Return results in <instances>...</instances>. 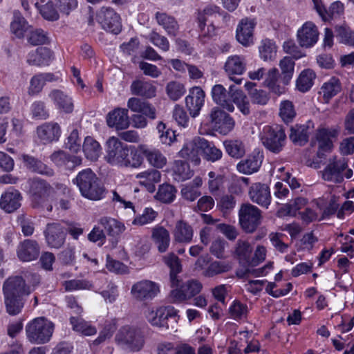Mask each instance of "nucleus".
Instances as JSON below:
<instances>
[{
  "label": "nucleus",
  "mask_w": 354,
  "mask_h": 354,
  "mask_svg": "<svg viewBox=\"0 0 354 354\" xmlns=\"http://www.w3.org/2000/svg\"><path fill=\"white\" fill-rule=\"evenodd\" d=\"M255 23L253 19H243L236 28V39L243 46H249L252 43L253 30Z\"/></svg>",
  "instance_id": "obj_28"
},
{
  "label": "nucleus",
  "mask_w": 354,
  "mask_h": 354,
  "mask_svg": "<svg viewBox=\"0 0 354 354\" xmlns=\"http://www.w3.org/2000/svg\"><path fill=\"white\" fill-rule=\"evenodd\" d=\"M207 118L212 129L222 135L228 134L235 125L234 120L218 106L210 110Z\"/></svg>",
  "instance_id": "obj_10"
},
{
  "label": "nucleus",
  "mask_w": 354,
  "mask_h": 354,
  "mask_svg": "<svg viewBox=\"0 0 354 354\" xmlns=\"http://www.w3.org/2000/svg\"><path fill=\"white\" fill-rule=\"evenodd\" d=\"M341 90L342 84L339 80L336 77H332L322 84L319 93L322 95L324 102L328 103Z\"/></svg>",
  "instance_id": "obj_39"
},
{
  "label": "nucleus",
  "mask_w": 354,
  "mask_h": 354,
  "mask_svg": "<svg viewBox=\"0 0 354 354\" xmlns=\"http://www.w3.org/2000/svg\"><path fill=\"white\" fill-rule=\"evenodd\" d=\"M151 238L160 252H165L170 244L169 231L162 226H156L152 229Z\"/></svg>",
  "instance_id": "obj_40"
},
{
  "label": "nucleus",
  "mask_w": 354,
  "mask_h": 354,
  "mask_svg": "<svg viewBox=\"0 0 354 354\" xmlns=\"http://www.w3.org/2000/svg\"><path fill=\"white\" fill-rule=\"evenodd\" d=\"M203 138L196 136L192 140H186L183 148L178 152V156L192 162L194 165L201 162Z\"/></svg>",
  "instance_id": "obj_16"
},
{
  "label": "nucleus",
  "mask_w": 354,
  "mask_h": 354,
  "mask_svg": "<svg viewBox=\"0 0 354 354\" xmlns=\"http://www.w3.org/2000/svg\"><path fill=\"white\" fill-rule=\"evenodd\" d=\"M279 65L281 71V80L284 85H288L293 77L295 62L292 57L286 56L280 60Z\"/></svg>",
  "instance_id": "obj_51"
},
{
  "label": "nucleus",
  "mask_w": 354,
  "mask_h": 354,
  "mask_svg": "<svg viewBox=\"0 0 354 354\" xmlns=\"http://www.w3.org/2000/svg\"><path fill=\"white\" fill-rule=\"evenodd\" d=\"M225 151L231 157L238 159L245 153L243 142L238 140H229L223 142Z\"/></svg>",
  "instance_id": "obj_60"
},
{
  "label": "nucleus",
  "mask_w": 354,
  "mask_h": 354,
  "mask_svg": "<svg viewBox=\"0 0 354 354\" xmlns=\"http://www.w3.org/2000/svg\"><path fill=\"white\" fill-rule=\"evenodd\" d=\"M6 312L12 316L19 314L24 308L22 297L3 295Z\"/></svg>",
  "instance_id": "obj_58"
},
{
  "label": "nucleus",
  "mask_w": 354,
  "mask_h": 354,
  "mask_svg": "<svg viewBox=\"0 0 354 354\" xmlns=\"http://www.w3.org/2000/svg\"><path fill=\"white\" fill-rule=\"evenodd\" d=\"M106 123L109 127L115 128L117 130L128 128L129 126L128 110L122 108L115 109L108 113Z\"/></svg>",
  "instance_id": "obj_24"
},
{
  "label": "nucleus",
  "mask_w": 354,
  "mask_h": 354,
  "mask_svg": "<svg viewBox=\"0 0 354 354\" xmlns=\"http://www.w3.org/2000/svg\"><path fill=\"white\" fill-rule=\"evenodd\" d=\"M193 234V228L189 224L183 220L176 222L173 231L175 241L183 243H190L192 240Z\"/></svg>",
  "instance_id": "obj_35"
},
{
  "label": "nucleus",
  "mask_w": 354,
  "mask_h": 354,
  "mask_svg": "<svg viewBox=\"0 0 354 354\" xmlns=\"http://www.w3.org/2000/svg\"><path fill=\"white\" fill-rule=\"evenodd\" d=\"M100 224L109 236H116L125 229L124 225L115 218L104 216L99 220Z\"/></svg>",
  "instance_id": "obj_47"
},
{
  "label": "nucleus",
  "mask_w": 354,
  "mask_h": 354,
  "mask_svg": "<svg viewBox=\"0 0 354 354\" xmlns=\"http://www.w3.org/2000/svg\"><path fill=\"white\" fill-rule=\"evenodd\" d=\"M82 149L86 158L92 161L97 160L102 153L100 143L91 136L85 138Z\"/></svg>",
  "instance_id": "obj_46"
},
{
  "label": "nucleus",
  "mask_w": 354,
  "mask_h": 354,
  "mask_svg": "<svg viewBox=\"0 0 354 354\" xmlns=\"http://www.w3.org/2000/svg\"><path fill=\"white\" fill-rule=\"evenodd\" d=\"M335 31L340 43L354 47V31L350 27L346 24L336 26Z\"/></svg>",
  "instance_id": "obj_56"
},
{
  "label": "nucleus",
  "mask_w": 354,
  "mask_h": 354,
  "mask_svg": "<svg viewBox=\"0 0 354 354\" xmlns=\"http://www.w3.org/2000/svg\"><path fill=\"white\" fill-rule=\"evenodd\" d=\"M221 8L213 4L207 5L205 6L203 10L199 11L198 13V26L201 29V34L204 37L208 36L210 37L212 35V32L214 31V28L212 26H209L207 27V32L205 31V28L206 26V21L208 17L216 16L219 15Z\"/></svg>",
  "instance_id": "obj_29"
},
{
  "label": "nucleus",
  "mask_w": 354,
  "mask_h": 354,
  "mask_svg": "<svg viewBox=\"0 0 354 354\" xmlns=\"http://www.w3.org/2000/svg\"><path fill=\"white\" fill-rule=\"evenodd\" d=\"M31 26L26 19L17 10L13 12V19L10 23L11 32L17 38H23L25 34L28 35Z\"/></svg>",
  "instance_id": "obj_36"
},
{
  "label": "nucleus",
  "mask_w": 354,
  "mask_h": 354,
  "mask_svg": "<svg viewBox=\"0 0 354 354\" xmlns=\"http://www.w3.org/2000/svg\"><path fill=\"white\" fill-rule=\"evenodd\" d=\"M228 313L230 318L236 321H241L247 318L249 309L247 304L239 300H234L230 304Z\"/></svg>",
  "instance_id": "obj_54"
},
{
  "label": "nucleus",
  "mask_w": 354,
  "mask_h": 354,
  "mask_svg": "<svg viewBox=\"0 0 354 354\" xmlns=\"http://www.w3.org/2000/svg\"><path fill=\"white\" fill-rule=\"evenodd\" d=\"M53 60V53L46 47H39L31 50L27 55V63L30 66H48Z\"/></svg>",
  "instance_id": "obj_25"
},
{
  "label": "nucleus",
  "mask_w": 354,
  "mask_h": 354,
  "mask_svg": "<svg viewBox=\"0 0 354 354\" xmlns=\"http://www.w3.org/2000/svg\"><path fill=\"white\" fill-rule=\"evenodd\" d=\"M239 339L243 341V344L247 346L243 348L244 354H250L251 353H257L260 351V343L257 339H250L248 331L243 330L239 333Z\"/></svg>",
  "instance_id": "obj_63"
},
{
  "label": "nucleus",
  "mask_w": 354,
  "mask_h": 354,
  "mask_svg": "<svg viewBox=\"0 0 354 354\" xmlns=\"http://www.w3.org/2000/svg\"><path fill=\"white\" fill-rule=\"evenodd\" d=\"M105 159L109 164L122 167L129 165V147L118 138L111 137L106 142Z\"/></svg>",
  "instance_id": "obj_7"
},
{
  "label": "nucleus",
  "mask_w": 354,
  "mask_h": 354,
  "mask_svg": "<svg viewBox=\"0 0 354 354\" xmlns=\"http://www.w3.org/2000/svg\"><path fill=\"white\" fill-rule=\"evenodd\" d=\"M260 57L264 61L273 60L277 55V46L275 43L269 39L261 41L259 47Z\"/></svg>",
  "instance_id": "obj_57"
},
{
  "label": "nucleus",
  "mask_w": 354,
  "mask_h": 354,
  "mask_svg": "<svg viewBox=\"0 0 354 354\" xmlns=\"http://www.w3.org/2000/svg\"><path fill=\"white\" fill-rule=\"evenodd\" d=\"M263 156L259 153L249 156L245 160H241L236 165L237 170L244 174H252L257 172L262 163Z\"/></svg>",
  "instance_id": "obj_34"
},
{
  "label": "nucleus",
  "mask_w": 354,
  "mask_h": 354,
  "mask_svg": "<svg viewBox=\"0 0 354 354\" xmlns=\"http://www.w3.org/2000/svg\"><path fill=\"white\" fill-rule=\"evenodd\" d=\"M239 216L241 227L247 233L254 232L261 224V212L252 204H243Z\"/></svg>",
  "instance_id": "obj_11"
},
{
  "label": "nucleus",
  "mask_w": 354,
  "mask_h": 354,
  "mask_svg": "<svg viewBox=\"0 0 354 354\" xmlns=\"http://www.w3.org/2000/svg\"><path fill=\"white\" fill-rule=\"evenodd\" d=\"M96 20L102 28L114 34H118L122 28L120 15L111 8H102L96 15Z\"/></svg>",
  "instance_id": "obj_12"
},
{
  "label": "nucleus",
  "mask_w": 354,
  "mask_h": 354,
  "mask_svg": "<svg viewBox=\"0 0 354 354\" xmlns=\"http://www.w3.org/2000/svg\"><path fill=\"white\" fill-rule=\"evenodd\" d=\"M70 324L74 331L83 335L91 336L97 333V329L94 326L80 317H71L70 318Z\"/></svg>",
  "instance_id": "obj_48"
},
{
  "label": "nucleus",
  "mask_w": 354,
  "mask_h": 354,
  "mask_svg": "<svg viewBox=\"0 0 354 354\" xmlns=\"http://www.w3.org/2000/svg\"><path fill=\"white\" fill-rule=\"evenodd\" d=\"M163 262L169 268L170 283L178 282V274L182 272V263L179 257L174 252H170L163 257Z\"/></svg>",
  "instance_id": "obj_41"
},
{
  "label": "nucleus",
  "mask_w": 354,
  "mask_h": 354,
  "mask_svg": "<svg viewBox=\"0 0 354 354\" xmlns=\"http://www.w3.org/2000/svg\"><path fill=\"white\" fill-rule=\"evenodd\" d=\"M73 182L85 198L97 201L104 197V188L91 169H86L79 172Z\"/></svg>",
  "instance_id": "obj_4"
},
{
  "label": "nucleus",
  "mask_w": 354,
  "mask_h": 354,
  "mask_svg": "<svg viewBox=\"0 0 354 354\" xmlns=\"http://www.w3.org/2000/svg\"><path fill=\"white\" fill-rule=\"evenodd\" d=\"M205 94L199 86H194L189 91L185 97V104L189 114L195 118L198 116L205 103Z\"/></svg>",
  "instance_id": "obj_17"
},
{
  "label": "nucleus",
  "mask_w": 354,
  "mask_h": 354,
  "mask_svg": "<svg viewBox=\"0 0 354 354\" xmlns=\"http://www.w3.org/2000/svg\"><path fill=\"white\" fill-rule=\"evenodd\" d=\"M246 64L243 57L239 55H232L227 58L225 64V71L226 73L230 76V78L235 82L236 84H240L242 79L232 77L231 75H241L245 71Z\"/></svg>",
  "instance_id": "obj_23"
},
{
  "label": "nucleus",
  "mask_w": 354,
  "mask_h": 354,
  "mask_svg": "<svg viewBox=\"0 0 354 354\" xmlns=\"http://www.w3.org/2000/svg\"><path fill=\"white\" fill-rule=\"evenodd\" d=\"M136 178L139 180L141 186L150 193L156 190L155 185L161 180V174L159 171L151 169L138 174Z\"/></svg>",
  "instance_id": "obj_31"
},
{
  "label": "nucleus",
  "mask_w": 354,
  "mask_h": 354,
  "mask_svg": "<svg viewBox=\"0 0 354 354\" xmlns=\"http://www.w3.org/2000/svg\"><path fill=\"white\" fill-rule=\"evenodd\" d=\"M127 106L133 112L140 113L152 120L156 118V109L144 100L131 97L128 100Z\"/></svg>",
  "instance_id": "obj_30"
},
{
  "label": "nucleus",
  "mask_w": 354,
  "mask_h": 354,
  "mask_svg": "<svg viewBox=\"0 0 354 354\" xmlns=\"http://www.w3.org/2000/svg\"><path fill=\"white\" fill-rule=\"evenodd\" d=\"M48 96L58 109L66 113L73 111L74 107L73 100L70 96L62 91L53 90Z\"/></svg>",
  "instance_id": "obj_33"
},
{
  "label": "nucleus",
  "mask_w": 354,
  "mask_h": 354,
  "mask_svg": "<svg viewBox=\"0 0 354 354\" xmlns=\"http://www.w3.org/2000/svg\"><path fill=\"white\" fill-rule=\"evenodd\" d=\"M28 192L34 207L44 206L54 196L55 189L46 180L33 178L27 181Z\"/></svg>",
  "instance_id": "obj_6"
},
{
  "label": "nucleus",
  "mask_w": 354,
  "mask_h": 354,
  "mask_svg": "<svg viewBox=\"0 0 354 354\" xmlns=\"http://www.w3.org/2000/svg\"><path fill=\"white\" fill-rule=\"evenodd\" d=\"M176 189L169 184H162L159 186L156 194V198L164 203H170L176 198Z\"/></svg>",
  "instance_id": "obj_59"
},
{
  "label": "nucleus",
  "mask_w": 354,
  "mask_h": 354,
  "mask_svg": "<svg viewBox=\"0 0 354 354\" xmlns=\"http://www.w3.org/2000/svg\"><path fill=\"white\" fill-rule=\"evenodd\" d=\"M211 95L214 103L229 112L234 111L235 104L243 115H247L250 113L247 96L234 86H230L229 91H227L222 84H216L212 88Z\"/></svg>",
  "instance_id": "obj_1"
},
{
  "label": "nucleus",
  "mask_w": 354,
  "mask_h": 354,
  "mask_svg": "<svg viewBox=\"0 0 354 354\" xmlns=\"http://www.w3.org/2000/svg\"><path fill=\"white\" fill-rule=\"evenodd\" d=\"M347 167L345 159H337L335 156L329 159L328 164L322 171L324 180L333 183H340L344 180L342 172Z\"/></svg>",
  "instance_id": "obj_14"
},
{
  "label": "nucleus",
  "mask_w": 354,
  "mask_h": 354,
  "mask_svg": "<svg viewBox=\"0 0 354 354\" xmlns=\"http://www.w3.org/2000/svg\"><path fill=\"white\" fill-rule=\"evenodd\" d=\"M39 281V276L31 272H25L24 277L19 276L10 277L3 283V295L20 297L28 296L33 291L34 287Z\"/></svg>",
  "instance_id": "obj_2"
},
{
  "label": "nucleus",
  "mask_w": 354,
  "mask_h": 354,
  "mask_svg": "<svg viewBox=\"0 0 354 354\" xmlns=\"http://www.w3.org/2000/svg\"><path fill=\"white\" fill-rule=\"evenodd\" d=\"M145 317L147 321L153 326L158 328H168L167 322L164 317V312L162 307L154 309L153 308H149L145 313Z\"/></svg>",
  "instance_id": "obj_49"
},
{
  "label": "nucleus",
  "mask_w": 354,
  "mask_h": 354,
  "mask_svg": "<svg viewBox=\"0 0 354 354\" xmlns=\"http://www.w3.org/2000/svg\"><path fill=\"white\" fill-rule=\"evenodd\" d=\"M44 233L46 241L49 247L59 249L64 245L66 232L60 223H48Z\"/></svg>",
  "instance_id": "obj_15"
},
{
  "label": "nucleus",
  "mask_w": 354,
  "mask_h": 354,
  "mask_svg": "<svg viewBox=\"0 0 354 354\" xmlns=\"http://www.w3.org/2000/svg\"><path fill=\"white\" fill-rule=\"evenodd\" d=\"M201 154L204 158L211 162H216L221 159L223 152L221 149H218L212 142H209L203 138Z\"/></svg>",
  "instance_id": "obj_52"
},
{
  "label": "nucleus",
  "mask_w": 354,
  "mask_h": 354,
  "mask_svg": "<svg viewBox=\"0 0 354 354\" xmlns=\"http://www.w3.org/2000/svg\"><path fill=\"white\" fill-rule=\"evenodd\" d=\"M21 157L23 162L28 169L48 176H52L54 174L52 169L37 158L27 154H24Z\"/></svg>",
  "instance_id": "obj_37"
},
{
  "label": "nucleus",
  "mask_w": 354,
  "mask_h": 354,
  "mask_svg": "<svg viewBox=\"0 0 354 354\" xmlns=\"http://www.w3.org/2000/svg\"><path fill=\"white\" fill-rule=\"evenodd\" d=\"M252 251L253 248L248 241L239 239L235 246L234 255L240 263L250 265Z\"/></svg>",
  "instance_id": "obj_45"
},
{
  "label": "nucleus",
  "mask_w": 354,
  "mask_h": 354,
  "mask_svg": "<svg viewBox=\"0 0 354 354\" xmlns=\"http://www.w3.org/2000/svg\"><path fill=\"white\" fill-rule=\"evenodd\" d=\"M315 73L310 69L304 70L297 80V88L303 93L308 91L313 85Z\"/></svg>",
  "instance_id": "obj_53"
},
{
  "label": "nucleus",
  "mask_w": 354,
  "mask_h": 354,
  "mask_svg": "<svg viewBox=\"0 0 354 354\" xmlns=\"http://www.w3.org/2000/svg\"><path fill=\"white\" fill-rule=\"evenodd\" d=\"M158 216V212L151 207H145L141 214L137 215L132 221L133 225H145L151 223Z\"/></svg>",
  "instance_id": "obj_64"
},
{
  "label": "nucleus",
  "mask_w": 354,
  "mask_h": 354,
  "mask_svg": "<svg viewBox=\"0 0 354 354\" xmlns=\"http://www.w3.org/2000/svg\"><path fill=\"white\" fill-rule=\"evenodd\" d=\"M192 176V171L187 162L176 160L174 166V178L177 181H184Z\"/></svg>",
  "instance_id": "obj_61"
},
{
  "label": "nucleus",
  "mask_w": 354,
  "mask_h": 354,
  "mask_svg": "<svg viewBox=\"0 0 354 354\" xmlns=\"http://www.w3.org/2000/svg\"><path fill=\"white\" fill-rule=\"evenodd\" d=\"M118 326V320L115 318L106 319L100 324V331L98 337L93 341L94 344H100L105 340L110 339Z\"/></svg>",
  "instance_id": "obj_44"
},
{
  "label": "nucleus",
  "mask_w": 354,
  "mask_h": 354,
  "mask_svg": "<svg viewBox=\"0 0 354 354\" xmlns=\"http://www.w3.org/2000/svg\"><path fill=\"white\" fill-rule=\"evenodd\" d=\"M37 138L43 144L57 141L62 131L58 123L54 122H44L36 129Z\"/></svg>",
  "instance_id": "obj_19"
},
{
  "label": "nucleus",
  "mask_w": 354,
  "mask_h": 354,
  "mask_svg": "<svg viewBox=\"0 0 354 354\" xmlns=\"http://www.w3.org/2000/svg\"><path fill=\"white\" fill-rule=\"evenodd\" d=\"M114 341L122 350L138 352L144 346L145 336L143 332L138 327L124 325L116 332Z\"/></svg>",
  "instance_id": "obj_3"
},
{
  "label": "nucleus",
  "mask_w": 354,
  "mask_h": 354,
  "mask_svg": "<svg viewBox=\"0 0 354 354\" xmlns=\"http://www.w3.org/2000/svg\"><path fill=\"white\" fill-rule=\"evenodd\" d=\"M50 160L58 167L73 169L82 164V158L71 156L63 151H55L50 156Z\"/></svg>",
  "instance_id": "obj_27"
},
{
  "label": "nucleus",
  "mask_w": 354,
  "mask_h": 354,
  "mask_svg": "<svg viewBox=\"0 0 354 354\" xmlns=\"http://www.w3.org/2000/svg\"><path fill=\"white\" fill-rule=\"evenodd\" d=\"M22 196L20 192L10 187L2 194L0 199V207L8 213H12L21 206Z\"/></svg>",
  "instance_id": "obj_22"
},
{
  "label": "nucleus",
  "mask_w": 354,
  "mask_h": 354,
  "mask_svg": "<svg viewBox=\"0 0 354 354\" xmlns=\"http://www.w3.org/2000/svg\"><path fill=\"white\" fill-rule=\"evenodd\" d=\"M157 23L161 26L170 37L177 35L179 26L174 17L164 12H157L156 13Z\"/></svg>",
  "instance_id": "obj_42"
},
{
  "label": "nucleus",
  "mask_w": 354,
  "mask_h": 354,
  "mask_svg": "<svg viewBox=\"0 0 354 354\" xmlns=\"http://www.w3.org/2000/svg\"><path fill=\"white\" fill-rule=\"evenodd\" d=\"M250 200L259 205L268 208L271 202V194L269 187L261 183H253L248 192Z\"/></svg>",
  "instance_id": "obj_18"
},
{
  "label": "nucleus",
  "mask_w": 354,
  "mask_h": 354,
  "mask_svg": "<svg viewBox=\"0 0 354 354\" xmlns=\"http://www.w3.org/2000/svg\"><path fill=\"white\" fill-rule=\"evenodd\" d=\"M337 131L335 130H328L326 129H320L317 133V140L318 141L319 150L324 151H330L333 147L332 137H335Z\"/></svg>",
  "instance_id": "obj_55"
},
{
  "label": "nucleus",
  "mask_w": 354,
  "mask_h": 354,
  "mask_svg": "<svg viewBox=\"0 0 354 354\" xmlns=\"http://www.w3.org/2000/svg\"><path fill=\"white\" fill-rule=\"evenodd\" d=\"M318 37L317 28L312 22H306L297 31L299 43L303 47L309 48L314 46L317 42Z\"/></svg>",
  "instance_id": "obj_20"
},
{
  "label": "nucleus",
  "mask_w": 354,
  "mask_h": 354,
  "mask_svg": "<svg viewBox=\"0 0 354 354\" xmlns=\"http://www.w3.org/2000/svg\"><path fill=\"white\" fill-rule=\"evenodd\" d=\"M159 292V285L150 280L138 281L132 286L131 289L132 296L138 301L151 300Z\"/></svg>",
  "instance_id": "obj_13"
},
{
  "label": "nucleus",
  "mask_w": 354,
  "mask_h": 354,
  "mask_svg": "<svg viewBox=\"0 0 354 354\" xmlns=\"http://www.w3.org/2000/svg\"><path fill=\"white\" fill-rule=\"evenodd\" d=\"M140 151L149 163L154 167L162 168L167 164L166 157L158 149L142 147Z\"/></svg>",
  "instance_id": "obj_43"
},
{
  "label": "nucleus",
  "mask_w": 354,
  "mask_h": 354,
  "mask_svg": "<svg viewBox=\"0 0 354 354\" xmlns=\"http://www.w3.org/2000/svg\"><path fill=\"white\" fill-rule=\"evenodd\" d=\"M54 324L44 317L35 318L26 326V337L32 344H43L50 341Z\"/></svg>",
  "instance_id": "obj_5"
},
{
  "label": "nucleus",
  "mask_w": 354,
  "mask_h": 354,
  "mask_svg": "<svg viewBox=\"0 0 354 354\" xmlns=\"http://www.w3.org/2000/svg\"><path fill=\"white\" fill-rule=\"evenodd\" d=\"M172 290L169 293V300L174 304H180L190 299L198 294L202 284L197 280L192 279L185 282L179 277L176 283H171Z\"/></svg>",
  "instance_id": "obj_9"
},
{
  "label": "nucleus",
  "mask_w": 354,
  "mask_h": 354,
  "mask_svg": "<svg viewBox=\"0 0 354 354\" xmlns=\"http://www.w3.org/2000/svg\"><path fill=\"white\" fill-rule=\"evenodd\" d=\"M313 1L319 15L324 21L339 17L344 12V5L340 1L331 3L328 10H326L320 0H313Z\"/></svg>",
  "instance_id": "obj_21"
},
{
  "label": "nucleus",
  "mask_w": 354,
  "mask_h": 354,
  "mask_svg": "<svg viewBox=\"0 0 354 354\" xmlns=\"http://www.w3.org/2000/svg\"><path fill=\"white\" fill-rule=\"evenodd\" d=\"M17 257L22 261H31L36 259L39 254V247L37 241L26 239L17 248Z\"/></svg>",
  "instance_id": "obj_26"
},
{
  "label": "nucleus",
  "mask_w": 354,
  "mask_h": 354,
  "mask_svg": "<svg viewBox=\"0 0 354 354\" xmlns=\"http://www.w3.org/2000/svg\"><path fill=\"white\" fill-rule=\"evenodd\" d=\"M281 76L279 77V71L273 68L267 73L264 81V85L273 93L281 95L286 91V87L283 83L281 84Z\"/></svg>",
  "instance_id": "obj_38"
},
{
  "label": "nucleus",
  "mask_w": 354,
  "mask_h": 354,
  "mask_svg": "<svg viewBox=\"0 0 354 354\" xmlns=\"http://www.w3.org/2000/svg\"><path fill=\"white\" fill-rule=\"evenodd\" d=\"M202 183V179L200 177H196L192 182L182 188L181 194L183 197L189 201H195L201 194L199 188Z\"/></svg>",
  "instance_id": "obj_50"
},
{
  "label": "nucleus",
  "mask_w": 354,
  "mask_h": 354,
  "mask_svg": "<svg viewBox=\"0 0 354 354\" xmlns=\"http://www.w3.org/2000/svg\"><path fill=\"white\" fill-rule=\"evenodd\" d=\"M133 95H139L145 98H152L156 95V86L151 82L142 80H134L130 86Z\"/></svg>",
  "instance_id": "obj_32"
},
{
  "label": "nucleus",
  "mask_w": 354,
  "mask_h": 354,
  "mask_svg": "<svg viewBox=\"0 0 354 354\" xmlns=\"http://www.w3.org/2000/svg\"><path fill=\"white\" fill-rule=\"evenodd\" d=\"M27 41L33 46L42 45L48 42L49 39L47 32L40 28L33 29L32 27L26 35Z\"/></svg>",
  "instance_id": "obj_62"
},
{
  "label": "nucleus",
  "mask_w": 354,
  "mask_h": 354,
  "mask_svg": "<svg viewBox=\"0 0 354 354\" xmlns=\"http://www.w3.org/2000/svg\"><path fill=\"white\" fill-rule=\"evenodd\" d=\"M260 140L266 149L279 153L286 145V135L280 126L266 125L260 133Z\"/></svg>",
  "instance_id": "obj_8"
}]
</instances>
